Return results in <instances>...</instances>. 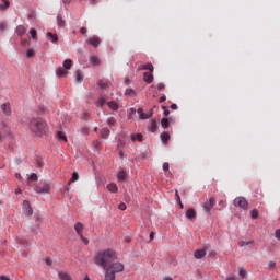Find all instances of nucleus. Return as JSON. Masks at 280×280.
Here are the masks:
<instances>
[{
	"label": "nucleus",
	"mask_w": 280,
	"mask_h": 280,
	"mask_svg": "<svg viewBox=\"0 0 280 280\" xmlns=\"http://www.w3.org/2000/svg\"><path fill=\"white\" fill-rule=\"evenodd\" d=\"M107 189H108V191H112V194H117V191H118L117 184H115V183L108 184Z\"/></svg>",
	"instance_id": "obj_27"
},
{
	"label": "nucleus",
	"mask_w": 280,
	"mask_h": 280,
	"mask_svg": "<svg viewBox=\"0 0 280 280\" xmlns=\"http://www.w3.org/2000/svg\"><path fill=\"white\" fill-rule=\"evenodd\" d=\"M30 34H31V38H36V36H37V32L35 28H31Z\"/></svg>",
	"instance_id": "obj_49"
},
{
	"label": "nucleus",
	"mask_w": 280,
	"mask_h": 280,
	"mask_svg": "<svg viewBox=\"0 0 280 280\" xmlns=\"http://www.w3.org/2000/svg\"><path fill=\"white\" fill-rule=\"evenodd\" d=\"M34 165H35V167H38L39 170H42V167H44L45 162L43 161V158L40 155H36L34 158Z\"/></svg>",
	"instance_id": "obj_8"
},
{
	"label": "nucleus",
	"mask_w": 280,
	"mask_h": 280,
	"mask_svg": "<svg viewBox=\"0 0 280 280\" xmlns=\"http://www.w3.org/2000/svg\"><path fill=\"white\" fill-rule=\"evenodd\" d=\"M0 107L7 116L12 115V108H10V103H2Z\"/></svg>",
	"instance_id": "obj_9"
},
{
	"label": "nucleus",
	"mask_w": 280,
	"mask_h": 280,
	"mask_svg": "<svg viewBox=\"0 0 280 280\" xmlns=\"http://www.w3.org/2000/svg\"><path fill=\"white\" fill-rule=\"evenodd\" d=\"M94 264L105 270L104 280H116V275L124 272L126 268L122 262L117 261V252L113 249L98 252L94 256Z\"/></svg>",
	"instance_id": "obj_1"
},
{
	"label": "nucleus",
	"mask_w": 280,
	"mask_h": 280,
	"mask_svg": "<svg viewBox=\"0 0 280 280\" xmlns=\"http://www.w3.org/2000/svg\"><path fill=\"white\" fill-rule=\"evenodd\" d=\"M249 244H255V241H248V242H246V241H240L238 242V246L242 248V247H244V246H249Z\"/></svg>",
	"instance_id": "obj_40"
},
{
	"label": "nucleus",
	"mask_w": 280,
	"mask_h": 280,
	"mask_svg": "<svg viewBox=\"0 0 280 280\" xmlns=\"http://www.w3.org/2000/svg\"><path fill=\"white\" fill-rule=\"evenodd\" d=\"M175 198L177 201V205L179 206L180 209H184L185 206H183V201L180 200V195H178V190L175 191Z\"/></svg>",
	"instance_id": "obj_35"
},
{
	"label": "nucleus",
	"mask_w": 280,
	"mask_h": 280,
	"mask_svg": "<svg viewBox=\"0 0 280 280\" xmlns=\"http://www.w3.org/2000/svg\"><path fill=\"white\" fill-rule=\"evenodd\" d=\"M140 69H142L143 71H150L151 73L154 72V66L152 65V62L142 65Z\"/></svg>",
	"instance_id": "obj_19"
},
{
	"label": "nucleus",
	"mask_w": 280,
	"mask_h": 280,
	"mask_svg": "<svg viewBox=\"0 0 280 280\" xmlns=\"http://www.w3.org/2000/svg\"><path fill=\"white\" fill-rule=\"evenodd\" d=\"M101 137L102 139H108L110 137V129H108V127H103L101 129Z\"/></svg>",
	"instance_id": "obj_12"
},
{
	"label": "nucleus",
	"mask_w": 280,
	"mask_h": 280,
	"mask_svg": "<svg viewBox=\"0 0 280 280\" xmlns=\"http://www.w3.org/2000/svg\"><path fill=\"white\" fill-rule=\"evenodd\" d=\"M97 86H100V89H102V91H106L108 89V83L104 82L103 80H98Z\"/></svg>",
	"instance_id": "obj_31"
},
{
	"label": "nucleus",
	"mask_w": 280,
	"mask_h": 280,
	"mask_svg": "<svg viewBox=\"0 0 280 280\" xmlns=\"http://www.w3.org/2000/svg\"><path fill=\"white\" fill-rule=\"evenodd\" d=\"M34 220H35V222H38V224H43V217L42 215L36 214L34 217Z\"/></svg>",
	"instance_id": "obj_47"
},
{
	"label": "nucleus",
	"mask_w": 280,
	"mask_h": 280,
	"mask_svg": "<svg viewBox=\"0 0 280 280\" xmlns=\"http://www.w3.org/2000/svg\"><path fill=\"white\" fill-rule=\"evenodd\" d=\"M0 280H11V279L5 276H0Z\"/></svg>",
	"instance_id": "obj_64"
},
{
	"label": "nucleus",
	"mask_w": 280,
	"mask_h": 280,
	"mask_svg": "<svg viewBox=\"0 0 280 280\" xmlns=\"http://www.w3.org/2000/svg\"><path fill=\"white\" fill-rule=\"evenodd\" d=\"M45 261H46L47 266H52V264H54V261H51V258H49V257H46Z\"/></svg>",
	"instance_id": "obj_58"
},
{
	"label": "nucleus",
	"mask_w": 280,
	"mask_h": 280,
	"mask_svg": "<svg viewBox=\"0 0 280 280\" xmlns=\"http://www.w3.org/2000/svg\"><path fill=\"white\" fill-rule=\"evenodd\" d=\"M74 230L77 231V234L80 236L82 235V231H84V225L81 222H77L74 225Z\"/></svg>",
	"instance_id": "obj_22"
},
{
	"label": "nucleus",
	"mask_w": 280,
	"mask_h": 280,
	"mask_svg": "<svg viewBox=\"0 0 280 280\" xmlns=\"http://www.w3.org/2000/svg\"><path fill=\"white\" fill-rule=\"evenodd\" d=\"M79 178L80 176H72L71 179L68 182V187L69 185H71V183H75Z\"/></svg>",
	"instance_id": "obj_51"
},
{
	"label": "nucleus",
	"mask_w": 280,
	"mask_h": 280,
	"mask_svg": "<svg viewBox=\"0 0 280 280\" xmlns=\"http://www.w3.org/2000/svg\"><path fill=\"white\" fill-rule=\"evenodd\" d=\"M161 126L162 128H170V119L167 117H163L161 119Z\"/></svg>",
	"instance_id": "obj_34"
},
{
	"label": "nucleus",
	"mask_w": 280,
	"mask_h": 280,
	"mask_svg": "<svg viewBox=\"0 0 280 280\" xmlns=\"http://www.w3.org/2000/svg\"><path fill=\"white\" fill-rule=\"evenodd\" d=\"M57 137L61 141H65V143H67V135H65L62 131H58Z\"/></svg>",
	"instance_id": "obj_42"
},
{
	"label": "nucleus",
	"mask_w": 280,
	"mask_h": 280,
	"mask_svg": "<svg viewBox=\"0 0 280 280\" xmlns=\"http://www.w3.org/2000/svg\"><path fill=\"white\" fill-rule=\"evenodd\" d=\"M81 132L82 135H89V127H82Z\"/></svg>",
	"instance_id": "obj_56"
},
{
	"label": "nucleus",
	"mask_w": 280,
	"mask_h": 280,
	"mask_svg": "<svg viewBox=\"0 0 280 280\" xmlns=\"http://www.w3.org/2000/svg\"><path fill=\"white\" fill-rule=\"evenodd\" d=\"M74 75H75V81L79 83V84H82V82L84 81V77L82 75V70H77L74 72Z\"/></svg>",
	"instance_id": "obj_18"
},
{
	"label": "nucleus",
	"mask_w": 280,
	"mask_h": 280,
	"mask_svg": "<svg viewBox=\"0 0 280 280\" xmlns=\"http://www.w3.org/2000/svg\"><path fill=\"white\" fill-rule=\"evenodd\" d=\"M104 104H106V98H104V96H100L96 106H100V108H102Z\"/></svg>",
	"instance_id": "obj_39"
},
{
	"label": "nucleus",
	"mask_w": 280,
	"mask_h": 280,
	"mask_svg": "<svg viewBox=\"0 0 280 280\" xmlns=\"http://www.w3.org/2000/svg\"><path fill=\"white\" fill-rule=\"evenodd\" d=\"M163 89H165V84L158 83V91H163Z\"/></svg>",
	"instance_id": "obj_60"
},
{
	"label": "nucleus",
	"mask_w": 280,
	"mask_h": 280,
	"mask_svg": "<svg viewBox=\"0 0 280 280\" xmlns=\"http://www.w3.org/2000/svg\"><path fill=\"white\" fill-rule=\"evenodd\" d=\"M79 237H80V240H82V242H83V244H85V246H89V238L84 237V235H82V234Z\"/></svg>",
	"instance_id": "obj_50"
},
{
	"label": "nucleus",
	"mask_w": 280,
	"mask_h": 280,
	"mask_svg": "<svg viewBox=\"0 0 280 280\" xmlns=\"http://www.w3.org/2000/svg\"><path fill=\"white\" fill-rule=\"evenodd\" d=\"M40 224H43V223H36V224L32 225L31 233L33 235H38V233H40Z\"/></svg>",
	"instance_id": "obj_14"
},
{
	"label": "nucleus",
	"mask_w": 280,
	"mask_h": 280,
	"mask_svg": "<svg viewBox=\"0 0 280 280\" xmlns=\"http://www.w3.org/2000/svg\"><path fill=\"white\" fill-rule=\"evenodd\" d=\"M93 145L96 150H100V145H102V142H100L98 140L93 142Z\"/></svg>",
	"instance_id": "obj_53"
},
{
	"label": "nucleus",
	"mask_w": 280,
	"mask_h": 280,
	"mask_svg": "<svg viewBox=\"0 0 280 280\" xmlns=\"http://www.w3.org/2000/svg\"><path fill=\"white\" fill-rule=\"evenodd\" d=\"M47 110H48L47 106H45V105H40V106H39V113H40L42 115H45V113H47Z\"/></svg>",
	"instance_id": "obj_46"
},
{
	"label": "nucleus",
	"mask_w": 280,
	"mask_h": 280,
	"mask_svg": "<svg viewBox=\"0 0 280 280\" xmlns=\"http://www.w3.org/2000/svg\"><path fill=\"white\" fill-rule=\"evenodd\" d=\"M159 125H156V120L152 119L150 125L148 126L149 132H156Z\"/></svg>",
	"instance_id": "obj_17"
},
{
	"label": "nucleus",
	"mask_w": 280,
	"mask_h": 280,
	"mask_svg": "<svg viewBox=\"0 0 280 280\" xmlns=\"http://www.w3.org/2000/svg\"><path fill=\"white\" fill-rule=\"evenodd\" d=\"M26 30L25 26L23 25H19L15 28V34H18V36H23L25 34Z\"/></svg>",
	"instance_id": "obj_24"
},
{
	"label": "nucleus",
	"mask_w": 280,
	"mask_h": 280,
	"mask_svg": "<svg viewBox=\"0 0 280 280\" xmlns=\"http://www.w3.org/2000/svg\"><path fill=\"white\" fill-rule=\"evenodd\" d=\"M28 128L34 137H45L47 135V121L40 117L31 118Z\"/></svg>",
	"instance_id": "obj_2"
},
{
	"label": "nucleus",
	"mask_w": 280,
	"mask_h": 280,
	"mask_svg": "<svg viewBox=\"0 0 280 280\" xmlns=\"http://www.w3.org/2000/svg\"><path fill=\"white\" fill-rule=\"evenodd\" d=\"M213 207H215V198L213 197L206 201L203 205L206 213H211V209H213Z\"/></svg>",
	"instance_id": "obj_6"
},
{
	"label": "nucleus",
	"mask_w": 280,
	"mask_h": 280,
	"mask_svg": "<svg viewBox=\"0 0 280 280\" xmlns=\"http://www.w3.org/2000/svg\"><path fill=\"white\" fill-rule=\"evenodd\" d=\"M207 250H209V246H205L202 249L195 250V259H202L205 255H207Z\"/></svg>",
	"instance_id": "obj_7"
},
{
	"label": "nucleus",
	"mask_w": 280,
	"mask_h": 280,
	"mask_svg": "<svg viewBox=\"0 0 280 280\" xmlns=\"http://www.w3.org/2000/svg\"><path fill=\"white\" fill-rule=\"evenodd\" d=\"M7 27H8V24L5 22H0V31L1 32H5Z\"/></svg>",
	"instance_id": "obj_48"
},
{
	"label": "nucleus",
	"mask_w": 280,
	"mask_h": 280,
	"mask_svg": "<svg viewBox=\"0 0 280 280\" xmlns=\"http://www.w3.org/2000/svg\"><path fill=\"white\" fill-rule=\"evenodd\" d=\"M118 209H120V211H126V203L121 202V203L118 206Z\"/></svg>",
	"instance_id": "obj_59"
},
{
	"label": "nucleus",
	"mask_w": 280,
	"mask_h": 280,
	"mask_svg": "<svg viewBox=\"0 0 280 280\" xmlns=\"http://www.w3.org/2000/svg\"><path fill=\"white\" fill-rule=\"evenodd\" d=\"M154 115V110H150V113H143L139 115V119H150Z\"/></svg>",
	"instance_id": "obj_26"
},
{
	"label": "nucleus",
	"mask_w": 280,
	"mask_h": 280,
	"mask_svg": "<svg viewBox=\"0 0 280 280\" xmlns=\"http://www.w3.org/2000/svg\"><path fill=\"white\" fill-rule=\"evenodd\" d=\"M57 25H58V27L67 26V22L65 21V19H62L61 14H57Z\"/></svg>",
	"instance_id": "obj_20"
},
{
	"label": "nucleus",
	"mask_w": 280,
	"mask_h": 280,
	"mask_svg": "<svg viewBox=\"0 0 280 280\" xmlns=\"http://www.w3.org/2000/svg\"><path fill=\"white\" fill-rule=\"evenodd\" d=\"M91 65H94V67L100 66V58L97 56H91L90 57Z\"/></svg>",
	"instance_id": "obj_30"
},
{
	"label": "nucleus",
	"mask_w": 280,
	"mask_h": 280,
	"mask_svg": "<svg viewBox=\"0 0 280 280\" xmlns=\"http://www.w3.org/2000/svg\"><path fill=\"white\" fill-rule=\"evenodd\" d=\"M234 207H240L244 211L248 209V200L244 197H237L234 199Z\"/></svg>",
	"instance_id": "obj_4"
},
{
	"label": "nucleus",
	"mask_w": 280,
	"mask_h": 280,
	"mask_svg": "<svg viewBox=\"0 0 280 280\" xmlns=\"http://www.w3.org/2000/svg\"><path fill=\"white\" fill-rule=\"evenodd\" d=\"M10 8V1L2 0V3L0 4V10H8Z\"/></svg>",
	"instance_id": "obj_36"
},
{
	"label": "nucleus",
	"mask_w": 280,
	"mask_h": 280,
	"mask_svg": "<svg viewBox=\"0 0 280 280\" xmlns=\"http://www.w3.org/2000/svg\"><path fill=\"white\" fill-rule=\"evenodd\" d=\"M226 280H240V278L236 276H231V277H228Z\"/></svg>",
	"instance_id": "obj_62"
},
{
	"label": "nucleus",
	"mask_w": 280,
	"mask_h": 280,
	"mask_svg": "<svg viewBox=\"0 0 280 280\" xmlns=\"http://www.w3.org/2000/svg\"><path fill=\"white\" fill-rule=\"evenodd\" d=\"M71 67H73V61L71 59H66L63 61V69H66L67 71H69V69H71Z\"/></svg>",
	"instance_id": "obj_28"
},
{
	"label": "nucleus",
	"mask_w": 280,
	"mask_h": 280,
	"mask_svg": "<svg viewBox=\"0 0 280 280\" xmlns=\"http://www.w3.org/2000/svg\"><path fill=\"white\" fill-rule=\"evenodd\" d=\"M131 141H139L141 143L143 141V135L141 133L131 135Z\"/></svg>",
	"instance_id": "obj_29"
},
{
	"label": "nucleus",
	"mask_w": 280,
	"mask_h": 280,
	"mask_svg": "<svg viewBox=\"0 0 280 280\" xmlns=\"http://www.w3.org/2000/svg\"><path fill=\"white\" fill-rule=\"evenodd\" d=\"M88 43L92 45V47H98L100 46V37L93 36L88 39Z\"/></svg>",
	"instance_id": "obj_13"
},
{
	"label": "nucleus",
	"mask_w": 280,
	"mask_h": 280,
	"mask_svg": "<svg viewBox=\"0 0 280 280\" xmlns=\"http://www.w3.org/2000/svg\"><path fill=\"white\" fill-rule=\"evenodd\" d=\"M107 106L112 110H119V104H117V102H115V101L107 102Z\"/></svg>",
	"instance_id": "obj_23"
},
{
	"label": "nucleus",
	"mask_w": 280,
	"mask_h": 280,
	"mask_svg": "<svg viewBox=\"0 0 280 280\" xmlns=\"http://www.w3.org/2000/svg\"><path fill=\"white\" fill-rule=\"evenodd\" d=\"M106 124L109 128H115V126H117V119L115 117H109Z\"/></svg>",
	"instance_id": "obj_25"
},
{
	"label": "nucleus",
	"mask_w": 280,
	"mask_h": 280,
	"mask_svg": "<svg viewBox=\"0 0 280 280\" xmlns=\"http://www.w3.org/2000/svg\"><path fill=\"white\" fill-rule=\"evenodd\" d=\"M38 180V176H28L26 180V185H32V183H36Z\"/></svg>",
	"instance_id": "obj_41"
},
{
	"label": "nucleus",
	"mask_w": 280,
	"mask_h": 280,
	"mask_svg": "<svg viewBox=\"0 0 280 280\" xmlns=\"http://www.w3.org/2000/svg\"><path fill=\"white\" fill-rule=\"evenodd\" d=\"M275 237H276V240H278V242H280V229L276 230Z\"/></svg>",
	"instance_id": "obj_52"
},
{
	"label": "nucleus",
	"mask_w": 280,
	"mask_h": 280,
	"mask_svg": "<svg viewBox=\"0 0 280 280\" xmlns=\"http://www.w3.org/2000/svg\"><path fill=\"white\" fill-rule=\"evenodd\" d=\"M35 191L36 194H49V191H51V184L44 183L43 186H40V184H36Z\"/></svg>",
	"instance_id": "obj_3"
},
{
	"label": "nucleus",
	"mask_w": 280,
	"mask_h": 280,
	"mask_svg": "<svg viewBox=\"0 0 280 280\" xmlns=\"http://www.w3.org/2000/svg\"><path fill=\"white\" fill-rule=\"evenodd\" d=\"M23 211L27 218L34 214V209H32V205L30 203L28 200L23 201Z\"/></svg>",
	"instance_id": "obj_5"
},
{
	"label": "nucleus",
	"mask_w": 280,
	"mask_h": 280,
	"mask_svg": "<svg viewBox=\"0 0 280 280\" xmlns=\"http://www.w3.org/2000/svg\"><path fill=\"white\" fill-rule=\"evenodd\" d=\"M269 268H271V269L277 268V262L273 261V260H271V261L269 262Z\"/></svg>",
	"instance_id": "obj_57"
},
{
	"label": "nucleus",
	"mask_w": 280,
	"mask_h": 280,
	"mask_svg": "<svg viewBox=\"0 0 280 280\" xmlns=\"http://www.w3.org/2000/svg\"><path fill=\"white\" fill-rule=\"evenodd\" d=\"M80 32H81V34H86L88 30H86V27H81Z\"/></svg>",
	"instance_id": "obj_63"
},
{
	"label": "nucleus",
	"mask_w": 280,
	"mask_h": 280,
	"mask_svg": "<svg viewBox=\"0 0 280 280\" xmlns=\"http://www.w3.org/2000/svg\"><path fill=\"white\" fill-rule=\"evenodd\" d=\"M143 80L147 84H152V82H154V74H152V72H144Z\"/></svg>",
	"instance_id": "obj_10"
},
{
	"label": "nucleus",
	"mask_w": 280,
	"mask_h": 280,
	"mask_svg": "<svg viewBox=\"0 0 280 280\" xmlns=\"http://www.w3.org/2000/svg\"><path fill=\"white\" fill-rule=\"evenodd\" d=\"M160 139H161L162 143L167 144V142L170 141V132L163 131L160 135Z\"/></svg>",
	"instance_id": "obj_15"
},
{
	"label": "nucleus",
	"mask_w": 280,
	"mask_h": 280,
	"mask_svg": "<svg viewBox=\"0 0 280 280\" xmlns=\"http://www.w3.org/2000/svg\"><path fill=\"white\" fill-rule=\"evenodd\" d=\"M136 94H137V92H135L133 89H126V91H125V95H136Z\"/></svg>",
	"instance_id": "obj_44"
},
{
	"label": "nucleus",
	"mask_w": 280,
	"mask_h": 280,
	"mask_svg": "<svg viewBox=\"0 0 280 280\" xmlns=\"http://www.w3.org/2000/svg\"><path fill=\"white\" fill-rule=\"evenodd\" d=\"M186 218L188 220H195L196 218V210L194 208H190L186 211Z\"/></svg>",
	"instance_id": "obj_16"
},
{
	"label": "nucleus",
	"mask_w": 280,
	"mask_h": 280,
	"mask_svg": "<svg viewBox=\"0 0 280 280\" xmlns=\"http://www.w3.org/2000/svg\"><path fill=\"white\" fill-rule=\"evenodd\" d=\"M48 38L51 39V43H58V34H54L51 32L47 33Z\"/></svg>",
	"instance_id": "obj_33"
},
{
	"label": "nucleus",
	"mask_w": 280,
	"mask_h": 280,
	"mask_svg": "<svg viewBox=\"0 0 280 280\" xmlns=\"http://www.w3.org/2000/svg\"><path fill=\"white\" fill-rule=\"evenodd\" d=\"M36 56V50L34 48H28L26 51V58H34Z\"/></svg>",
	"instance_id": "obj_37"
},
{
	"label": "nucleus",
	"mask_w": 280,
	"mask_h": 280,
	"mask_svg": "<svg viewBox=\"0 0 280 280\" xmlns=\"http://www.w3.org/2000/svg\"><path fill=\"white\" fill-rule=\"evenodd\" d=\"M119 183H126L128 180V176H118Z\"/></svg>",
	"instance_id": "obj_54"
},
{
	"label": "nucleus",
	"mask_w": 280,
	"mask_h": 280,
	"mask_svg": "<svg viewBox=\"0 0 280 280\" xmlns=\"http://www.w3.org/2000/svg\"><path fill=\"white\" fill-rule=\"evenodd\" d=\"M13 163L15 165H21V163H23V159H21L20 156H16V158H14Z\"/></svg>",
	"instance_id": "obj_45"
},
{
	"label": "nucleus",
	"mask_w": 280,
	"mask_h": 280,
	"mask_svg": "<svg viewBox=\"0 0 280 280\" xmlns=\"http://www.w3.org/2000/svg\"><path fill=\"white\" fill-rule=\"evenodd\" d=\"M58 277H59V280H72L71 276L65 271H59Z\"/></svg>",
	"instance_id": "obj_21"
},
{
	"label": "nucleus",
	"mask_w": 280,
	"mask_h": 280,
	"mask_svg": "<svg viewBox=\"0 0 280 280\" xmlns=\"http://www.w3.org/2000/svg\"><path fill=\"white\" fill-rule=\"evenodd\" d=\"M162 167L164 172H167V170H170V163L164 162Z\"/></svg>",
	"instance_id": "obj_55"
},
{
	"label": "nucleus",
	"mask_w": 280,
	"mask_h": 280,
	"mask_svg": "<svg viewBox=\"0 0 280 280\" xmlns=\"http://www.w3.org/2000/svg\"><path fill=\"white\" fill-rule=\"evenodd\" d=\"M162 110H163L164 117H168L170 116V109H167V107L165 105H162Z\"/></svg>",
	"instance_id": "obj_43"
},
{
	"label": "nucleus",
	"mask_w": 280,
	"mask_h": 280,
	"mask_svg": "<svg viewBox=\"0 0 280 280\" xmlns=\"http://www.w3.org/2000/svg\"><path fill=\"white\" fill-rule=\"evenodd\" d=\"M252 220H257L259 218V210L253 209L250 212Z\"/></svg>",
	"instance_id": "obj_38"
},
{
	"label": "nucleus",
	"mask_w": 280,
	"mask_h": 280,
	"mask_svg": "<svg viewBox=\"0 0 280 280\" xmlns=\"http://www.w3.org/2000/svg\"><path fill=\"white\" fill-rule=\"evenodd\" d=\"M68 73L69 72L67 70H65L62 67H59L56 70L57 78H67Z\"/></svg>",
	"instance_id": "obj_11"
},
{
	"label": "nucleus",
	"mask_w": 280,
	"mask_h": 280,
	"mask_svg": "<svg viewBox=\"0 0 280 280\" xmlns=\"http://www.w3.org/2000/svg\"><path fill=\"white\" fill-rule=\"evenodd\" d=\"M165 100H167V96L162 95L159 100L160 104H163V102H165Z\"/></svg>",
	"instance_id": "obj_61"
},
{
	"label": "nucleus",
	"mask_w": 280,
	"mask_h": 280,
	"mask_svg": "<svg viewBox=\"0 0 280 280\" xmlns=\"http://www.w3.org/2000/svg\"><path fill=\"white\" fill-rule=\"evenodd\" d=\"M238 275H240V277L243 278V279H248V272L246 271L245 268H240Z\"/></svg>",
	"instance_id": "obj_32"
}]
</instances>
